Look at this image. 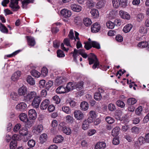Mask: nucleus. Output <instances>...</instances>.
Segmentation results:
<instances>
[{
  "instance_id": "19",
  "label": "nucleus",
  "mask_w": 149,
  "mask_h": 149,
  "mask_svg": "<svg viewBox=\"0 0 149 149\" xmlns=\"http://www.w3.org/2000/svg\"><path fill=\"white\" fill-rule=\"evenodd\" d=\"M56 93L59 94L67 93L65 88L63 87L62 86H60L58 87L56 89Z\"/></svg>"
},
{
  "instance_id": "7",
  "label": "nucleus",
  "mask_w": 149,
  "mask_h": 149,
  "mask_svg": "<svg viewBox=\"0 0 149 149\" xmlns=\"http://www.w3.org/2000/svg\"><path fill=\"white\" fill-rule=\"evenodd\" d=\"M49 100L47 99L43 100L40 105V109L42 110L46 109L49 104Z\"/></svg>"
},
{
  "instance_id": "6",
  "label": "nucleus",
  "mask_w": 149,
  "mask_h": 149,
  "mask_svg": "<svg viewBox=\"0 0 149 149\" xmlns=\"http://www.w3.org/2000/svg\"><path fill=\"white\" fill-rule=\"evenodd\" d=\"M28 115L29 118L30 120H34L37 117V114L36 111L33 109H31L29 110Z\"/></svg>"
},
{
  "instance_id": "35",
  "label": "nucleus",
  "mask_w": 149,
  "mask_h": 149,
  "mask_svg": "<svg viewBox=\"0 0 149 149\" xmlns=\"http://www.w3.org/2000/svg\"><path fill=\"white\" fill-rule=\"evenodd\" d=\"M47 135L46 134L44 133L41 134L40 137L39 139L42 143H43L46 141Z\"/></svg>"
},
{
  "instance_id": "59",
  "label": "nucleus",
  "mask_w": 149,
  "mask_h": 149,
  "mask_svg": "<svg viewBox=\"0 0 149 149\" xmlns=\"http://www.w3.org/2000/svg\"><path fill=\"white\" fill-rule=\"evenodd\" d=\"M138 141L141 145L144 144L146 143L145 138H143L142 136L140 137L138 139Z\"/></svg>"
},
{
  "instance_id": "34",
  "label": "nucleus",
  "mask_w": 149,
  "mask_h": 149,
  "mask_svg": "<svg viewBox=\"0 0 149 149\" xmlns=\"http://www.w3.org/2000/svg\"><path fill=\"white\" fill-rule=\"evenodd\" d=\"M92 47L96 48L98 49L100 48V45L99 43L95 41H92L91 42Z\"/></svg>"
},
{
  "instance_id": "23",
  "label": "nucleus",
  "mask_w": 149,
  "mask_h": 149,
  "mask_svg": "<svg viewBox=\"0 0 149 149\" xmlns=\"http://www.w3.org/2000/svg\"><path fill=\"white\" fill-rule=\"evenodd\" d=\"M64 139V138L61 135H58L56 136L53 139L54 142L58 143L62 142Z\"/></svg>"
},
{
  "instance_id": "61",
  "label": "nucleus",
  "mask_w": 149,
  "mask_h": 149,
  "mask_svg": "<svg viewBox=\"0 0 149 149\" xmlns=\"http://www.w3.org/2000/svg\"><path fill=\"white\" fill-rule=\"evenodd\" d=\"M96 114L95 112L94 111H91L89 112V116L95 119L96 117Z\"/></svg>"
},
{
  "instance_id": "43",
  "label": "nucleus",
  "mask_w": 149,
  "mask_h": 149,
  "mask_svg": "<svg viewBox=\"0 0 149 149\" xmlns=\"http://www.w3.org/2000/svg\"><path fill=\"white\" fill-rule=\"evenodd\" d=\"M10 96L11 98L13 100L17 101L18 100V96L17 93L14 92L11 93Z\"/></svg>"
},
{
  "instance_id": "40",
  "label": "nucleus",
  "mask_w": 149,
  "mask_h": 149,
  "mask_svg": "<svg viewBox=\"0 0 149 149\" xmlns=\"http://www.w3.org/2000/svg\"><path fill=\"white\" fill-rule=\"evenodd\" d=\"M31 73L32 76L36 77H39L40 75V73L35 70H32Z\"/></svg>"
},
{
  "instance_id": "3",
  "label": "nucleus",
  "mask_w": 149,
  "mask_h": 149,
  "mask_svg": "<svg viewBox=\"0 0 149 149\" xmlns=\"http://www.w3.org/2000/svg\"><path fill=\"white\" fill-rule=\"evenodd\" d=\"M42 100L41 97L37 96L34 98L32 103V105L34 108H37L39 106Z\"/></svg>"
},
{
  "instance_id": "60",
  "label": "nucleus",
  "mask_w": 149,
  "mask_h": 149,
  "mask_svg": "<svg viewBox=\"0 0 149 149\" xmlns=\"http://www.w3.org/2000/svg\"><path fill=\"white\" fill-rule=\"evenodd\" d=\"M53 99L54 101V102L57 104H58L60 101V100L58 96H55L53 97Z\"/></svg>"
},
{
  "instance_id": "50",
  "label": "nucleus",
  "mask_w": 149,
  "mask_h": 149,
  "mask_svg": "<svg viewBox=\"0 0 149 149\" xmlns=\"http://www.w3.org/2000/svg\"><path fill=\"white\" fill-rule=\"evenodd\" d=\"M115 26H120L122 24V22L119 19H115L113 22Z\"/></svg>"
},
{
  "instance_id": "36",
  "label": "nucleus",
  "mask_w": 149,
  "mask_h": 149,
  "mask_svg": "<svg viewBox=\"0 0 149 149\" xmlns=\"http://www.w3.org/2000/svg\"><path fill=\"white\" fill-rule=\"evenodd\" d=\"M53 82L52 81H49L48 82H47L45 88L47 90H49L50 88H51L53 86Z\"/></svg>"
},
{
  "instance_id": "10",
  "label": "nucleus",
  "mask_w": 149,
  "mask_h": 149,
  "mask_svg": "<svg viewBox=\"0 0 149 149\" xmlns=\"http://www.w3.org/2000/svg\"><path fill=\"white\" fill-rule=\"evenodd\" d=\"M26 104L25 103L22 102L18 104L16 106V108L20 111H23L26 109Z\"/></svg>"
},
{
  "instance_id": "16",
  "label": "nucleus",
  "mask_w": 149,
  "mask_h": 149,
  "mask_svg": "<svg viewBox=\"0 0 149 149\" xmlns=\"http://www.w3.org/2000/svg\"><path fill=\"white\" fill-rule=\"evenodd\" d=\"M74 82H70L68 83L65 87L66 92H68L71 90H72L75 89Z\"/></svg>"
},
{
  "instance_id": "12",
  "label": "nucleus",
  "mask_w": 149,
  "mask_h": 149,
  "mask_svg": "<svg viewBox=\"0 0 149 149\" xmlns=\"http://www.w3.org/2000/svg\"><path fill=\"white\" fill-rule=\"evenodd\" d=\"M106 146L105 143L104 142L97 143L95 146V149H104Z\"/></svg>"
},
{
  "instance_id": "20",
  "label": "nucleus",
  "mask_w": 149,
  "mask_h": 149,
  "mask_svg": "<svg viewBox=\"0 0 149 149\" xmlns=\"http://www.w3.org/2000/svg\"><path fill=\"white\" fill-rule=\"evenodd\" d=\"M19 118L21 121L24 122L26 123L28 121L27 115L24 113H22L19 115Z\"/></svg>"
},
{
  "instance_id": "45",
  "label": "nucleus",
  "mask_w": 149,
  "mask_h": 149,
  "mask_svg": "<svg viewBox=\"0 0 149 149\" xmlns=\"http://www.w3.org/2000/svg\"><path fill=\"white\" fill-rule=\"evenodd\" d=\"M28 146L31 148L34 147L36 144L35 141L33 140H29L28 142Z\"/></svg>"
},
{
  "instance_id": "28",
  "label": "nucleus",
  "mask_w": 149,
  "mask_h": 149,
  "mask_svg": "<svg viewBox=\"0 0 149 149\" xmlns=\"http://www.w3.org/2000/svg\"><path fill=\"white\" fill-rule=\"evenodd\" d=\"M21 134L23 136H24L23 141L24 142H26L30 138V136L29 135H28V132L26 131L24 133L22 132L21 133Z\"/></svg>"
},
{
  "instance_id": "39",
  "label": "nucleus",
  "mask_w": 149,
  "mask_h": 149,
  "mask_svg": "<svg viewBox=\"0 0 149 149\" xmlns=\"http://www.w3.org/2000/svg\"><path fill=\"white\" fill-rule=\"evenodd\" d=\"M113 6L115 8H117L120 6L119 0H112Z\"/></svg>"
},
{
  "instance_id": "21",
  "label": "nucleus",
  "mask_w": 149,
  "mask_h": 149,
  "mask_svg": "<svg viewBox=\"0 0 149 149\" xmlns=\"http://www.w3.org/2000/svg\"><path fill=\"white\" fill-rule=\"evenodd\" d=\"M74 87L75 89H76L78 90V89L79 90H80L82 89L83 85L84 82L82 81H81L78 82V83L74 82Z\"/></svg>"
},
{
  "instance_id": "5",
  "label": "nucleus",
  "mask_w": 149,
  "mask_h": 149,
  "mask_svg": "<svg viewBox=\"0 0 149 149\" xmlns=\"http://www.w3.org/2000/svg\"><path fill=\"white\" fill-rule=\"evenodd\" d=\"M101 26L100 24L96 22L94 23L91 26V31L93 33L98 32L100 30Z\"/></svg>"
},
{
  "instance_id": "22",
  "label": "nucleus",
  "mask_w": 149,
  "mask_h": 149,
  "mask_svg": "<svg viewBox=\"0 0 149 149\" xmlns=\"http://www.w3.org/2000/svg\"><path fill=\"white\" fill-rule=\"evenodd\" d=\"M65 81V79L62 77H58L55 80L56 84L59 85L61 84H63Z\"/></svg>"
},
{
  "instance_id": "46",
  "label": "nucleus",
  "mask_w": 149,
  "mask_h": 149,
  "mask_svg": "<svg viewBox=\"0 0 149 149\" xmlns=\"http://www.w3.org/2000/svg\"><path fill=\"white\" fill-rule=\"evenodd\" d=\"M120 6L125 8L127 5V0H120Z\"/></svg>"
},
{
  "instance_id": "55",
  "label": "nucleus",
  "mask_w": 149,
  "mask_h": 149,
  "mask_svg": "<svg viewBox=\"0 0 149 149\" xmlns=\"http://www.w3.org/2000/svg\"><path fill=\"white\" fill-rule=\"evenodd\" d=\"M84 44V48L86 49L87 50H89L92 47V46L91 42H85Z\"/></svg>"
},
{
  "instance_id": "18",
  "label": "nucleus",
  "mask_w": 149,
  "mask_h": 149,
  "mask_svg": "<svg viewBox=\"0 0 149 149\" xmlns=\"http://www.w3.org/2000/svg\"><path fill=\"white\" fill-rule=\"evenodd\" d=\"M88 107V103L85 101L82 102L80 105V109L83 111L87 110Z\"/></svg>"
},
{
  "instance_id": "27",
  "label": "nucleus",
  "mask_w": 149,
  "mask_h": 149,
  "mask_svg": "<svg viewBox=\"0 0 149 149\" xmlns=\"http://www.w3.org/2000/svg\"><path fill=\"white\" fill-rule=\"evenodd\" d=\"M17 142L16 140H13L10 142V149H15L17 147Z\"/></svg>"
},
{
  "instance_id": "26",
  "label": "nucleus",
  "mask_w": 149,
  "mask_h": 149,
  "mask_svg": "<svg viewBox=\"0 0 149 149\" xmlns=\"http://www.w3.org/2000/svg\"><path fill=\"white\" fill-rule=\"evenodd\" d=\"M83 21L84 24L86 26H90L92 23L91 19L88 17L84 18Z\"/></svg>"
},
{
  "instance_id": "37",
  "label": "nucleus",
  "mask_w": 149,
  "mask_h": 149,
  "mask_svg": "<svg viewBox=\"0 0 149 149\" xmlns=\"http://www.w3.org/2000/svg\"><path fill=\"white\" fill-rule=\"evenodd\" d=\"M105 120L109 124H112L115 121L114 119L110 116L106 117L105 118Z\"/></svg>"
},
{
  "instance_id": "63",
  "label": "nucleus",
  "mask_w": 149,
  "mask_h": 149,
  "mask_svg": "<svg viewBox=\"0 0 149 149\" xmlns=\"http://www.w3.org/2000/svg\"><path fill=\"white\" fill-rule=\"evenodd\" d=\"M132 121L133 124H136L139 123L140 120L139 118H133Z\"/></svg>"
},
{
  "instance_id": "4",
  "label": "nucleus",
  "mask_w": 149,
  "mask_h": 149,
  "mask_svg": "<svg viewBox=\"0 0 149 149\" xmlns=\"http://www.w3.org/2000/svg\"><path fill=\"white\" fill-rule=\"evenodd\" d=\"M74 114L75 118L78 120H81L84 117V114L79 110L75 111Z\"/></svg>"
},
{
  "instance_id": "58",
  "label": "nucleus",
  "mask_w": 149,
  "mask_h": 149,
  "mask_svg": "<svg viewBox=\"0 0 149 149\" xmlns=\"http://www.w3.org/2000/svg\"><path fill=\"white\" fill-rule=\"evenodd\" d=\"M116 41L118 42H121L123 41V38L120 35H118L116 36Z\"/></svg>"
},
{
  "instance_id": "25",
  "label": "nucleus",
  "mask_w": 149,
  "mask_h": 149,
  "mask_svg": "<svg viewBox=\"0 0 149 149\" xmlns=\"http://www.w3.org/2000/svg\"><path fill=\"white\" fill-rule=\"evenodd\" d=\"M120 129L118 127H116L112 130L111 135L114 137H116L118 136L119 134Z\"/></svg>"
},
{
  "instance_id": "62",
  "label": "nucleus",
  "mask_w": 149,
  "mask_h": 149,
  "mask_svg": "<svg viewBox=\"0 0 149 149\" xmlns=\"http://www.w3.org/2000/svg\"><path fill=\"white\" fill-rule=\"evenodd\" d=\"M60 43L57 40L53 42V47L55 48H58L59 46Z\"/></svg>"
},
{
  "instance_id": "8",
  "label": "nucleus",
  "mask_w": 149,
  "mask_h": 149,
  "mask_svg": "<svg viewBox=\"0 0 149 149\" xmlns=\"http://www.w3.org/2000/svg\"><path fill=\"white\" fill-rule=\"evenodd\" d=\"M61 13V15L65 18L70 17L72 15L70 11L65 9L62 10Z\"/></svg>"
},
{
  "instance_id": "57",
  "label": "nucleus",
  "mask_w": 149,
  "mask_h": 149,
  "mask_svg": "<svg viewBox=\"0 0 149 149\" xmlns=\"http://www.w3.org/2000/svg\"><path fill=\"white\" fill-rule=\"evenodd\" d=\"M142 111V108L141 106H139L136 109V113L137 115H139Z\"/></svg>"
},
{
  "instance_id": "38",
  "label": "nucleus",
  "mask_w": 149,
  "mask_h": 149,
  "mask_svg": "<svg viewBox=\"0 0 149 149\" xmlns=\"http://www.w3.org/2000/svg\"><path fill=\"white\" fill-rule=\"evenodd\" d=\"M123 31L125 33H127L130 31V24H127L123 28Z\"/></svg>"
},
{
  "instance_id": "56",
  "label": "nucleus",
  "mask_w": 149,
  "mask_h": 149,
  "mask_svg": "<svg viewBox=\"0 0 149 149\" xmlns=\"http://www.w3.org/2000/svg\"><path fill=\"white\" fill-rule=\"evenodd\" d=\"M108 107L109 109L111 111H114L116 109L115 105L112 104H109Z\"/></svg>"
},
{
  "instance_id": "29",
  "label": "nucleus",
  "mask_w": 149,
  "mask_h": 149,
  "mask_svg": "<svg viewBox=\"0 0 149 149\" xmlns=\"http://www.w3.org/2000/svg\"><path fill=\"white\" fill-rule=\"evenodd\" d=\"M122 115V112L120 110H116L115 113V118L118 120H119L121 118Z\"/></svg>"
},
{
  "instance_id": "31",
  "label": "nucleus",
  "mask_w": 149,
  "mask_h": 149,
  "mask_svg": "<svg viewBox=\"0 0 149 149\" xmlns=\"http://www.w3.org/2000/svg\"><path fill=\"white\" fill-rule=\"evenodd\" d=\"M137 45L139 47L143 48L148 47V43L147 42L142 41L139 42Z\"/></svg>"
},
{
  "instance_id": "17",
  "label": "nucleus",
  "mask_w": 149,
  "mask_h": 149,
  "mask_svg": "<svg viewBox=\"0 0 149 149\" xmlns=\"http://www.w3.org/2000/svg\"><path fill=\"white\" fill-rule=\"evenodd\" d=\"M13 6H10L12 9L13 11H17L20 8V7L18 5V1L17 0H14L13 1Z\"/></svg>"
},
{
  "instance_id": "42",
  "label": "nucleus",
  "mask_w": 149,
  "mask_h": 149,
  "mask_svg": "<svg viewBox=\"0 0 149 149\" xmlns=\"http://www.w3.org/2000/svg\"><path fill=\"white\" fill-rule=\"evenodd\" d=\"M62 109L64 112L67 114H69L70 113V109L68 107H62Z\"/></svg>"
},
{
  "instance_id": "41",
  "label": "nucleus",
  "mask_w": 149,
  "mask_h": 149,
  "mask_svg": "<svg viewBox=\"0 0 149 149\" xmlns=\"http://www.w3.org/2000/svg\"><path fill=\"white\" fill-rule=\"evenodd\" d=\"M106 25L107 27L111 29H113L115 26L113 22H112L110 21H109L107 22L106 23Z\"/></svg>"
},
{
  "instance_id": "52",
  "label": "nucleus",
  "mask_w": 149,
  "mask_h": 149,
  "mask_svg": "<svg viewBox=\"0 0 149 149\" xmlns=\"http://www.w3.org/2000/svg\"><path fill=\"white\" fill-rule=\"evenodd\" d=\"M137 19L138 21L140 22L144 18V16L143 14L142 13H140L136 16Z\"/></svg>"
},
{
  "instance_id": "30",
  "label": "nucleus",
  "mask_w": 149,
  "mask_h": 149,
  "mask_svg": "<svg viewBox=\"0 0 149 149\" xmlns=\"http://www.w3.org/2000/svg\"><path fill=\"white\" fill-rule=\"evenodd\" d=\"M27 82L31 85H33L35 84V81L33 78L31 76H29L26 79Z\"/></svg>"
},
{
  "instance_id": "13",
  "label": "nucleus",
  "mask_w": 149,
  "mask_h": 149,
  "mask_svg": "<svg viewBox=\"0 0 149 149\" xmlns=\"http://www.w3.org/2000/svg\"><path fill=\"white\" fill-rule=\"evenodd\" d=\"M90 13L93 18H97L99 17V13L97 10L95 9H92L91 10Z\"/></svg>"
},
{
  "instance_id": "51",
  "label": "nucleus",
  "mask_w": 149,
  "mask_h": 149,
  "mask_svg": "<svg viewBox=\"0 0 149 149\" xmlns=\"http://www.w3.org/2000/svg\"><path fill=\"white\" fill-rule=\"evenodd\" d=\"M85 3L86 5L88 6V8H91L93 7L95 5V4L89 1H86Z\"/></svg>"
},
{
  "instance_id": "11",
  "label": "nucleus",
  "mask_w": 149,
  "mask_h": 149,
  "mask_svg": "<svg viewBox=\"0 0 149 149\" xmlns=\"http://www.w3.org/2000/svg\"><path fill=\"white\" fill-rule=\"evenodd\" d=\"M26 38L27 40L28 44L29 46H34L35 44V39L34 38L30 36H26Z\"/></svg>"
},
{
  "instance_id": "44",
  "label": "nucleus",
  "mask_w": 149,
  "mask_h": 149,
  "mask_svg": "<svg viewBox=\"0 0 149 149\" xmlns=\"http://www.w3.org/2000/svg\"><path fill=\"white\" fill-rule=\"evenodd\" d=\"M102 98V95L100 93L96 92L95 93L94 98L95 100L99 101Z\"/></svg>"
},
{
  "instance_id": "24",
  "label": "nucleus",
  "mask_w": 149,
  "mask_h": 149,
  "mask_svg": "<svg viewBox=\"0 0 149 149\" xmlns=\"http://www.w3.org/2000/svg\"><path fill=\"white\" fill-rule=\"evenodd\" d=\"M89 123L87 121V119H85L83 121L82 124L81 126L82 128L84 130H86L89 128Z\"/></svg>"
},
{
  "instance_id": "15",
  "label": "nucleus",
  "mask_w": 149,
  "mask_h": 149,
  "mask_svg": "<svg viewBox=\"0 0 149 149\" xmlns=\"http://www.w3.org/2000/svg\"><path fill=\"white\" fill-rule=\"evenodd\" d=\"M21 72L17 71L14 73L11 77V79L13 81H16L17 80L19 77L21 75Z\"/></svg>"
},
{
  "instance_id": "47",
  "label": "nucleus",
  "mask_w": 149,
  "mask_h": 149,
  "mask_svg": "<svg viewBox=\"0 0 149 149\" xmlns=\"http://www.w3.org/2000/svg\"><path fill=\"white\" fill-rule=\"evenodd\" d=\"M21 126V125L19 123L16 124L13 129L14 131L15 132H17L19 130V131H20V129H22Z\"/></svg>"
},
{
  "instance_id": "53",
  "label": "nucleus",
  "mask_w": 149,
  "mask_h": 149,
  "mask_svg": "<svg viewBox=\"0 0 149 149\" xmlns=\"http://www.w3.org/2000/svg\"><path fill=\"white\" fill-rule=\"evenodd\" d=\"M116 104L118 106L121 108L124 107L125 106L124 102L121 100L117 101L116 102Z\"/></svg>"
},
{
  "instance_id": "48",
  "label": "nucleus",
  "mask_w": 149,
  "mask_h": 149,
  "mask_svg": "<svg viewBox=\"0 0 149 149\" xmlns=\"http://www.w3.org/2000/svg\"><path fill=\"white\" fill-rule=\"evenodd\" d=\"M57 56L58 57H64L65 55L63 52L61 50L59 49L57 51Z\"/></svg>"
},
{
  "instance_id": "64",
  "label": "nucleus",
  "mask_w": 149,
  "mask_h": 149,
  "mask_svg": "<svg viewBox=\"0 0 149 149\" xmlns=\"http://www.w3.org/2000/svg\"><path fill=\"white\" fill-rule=\"evenodd\" d=\"M119 140L118 138H113V143L114 145H117L119 143Z\"/></svg>"
},
{
  "instance_id": "2",
  "label": "nucleus",
  "mask_w": 149,
  "mask_h": 149,
  "mask_svg": "<svg viewBox=\"0 0 149 149\" xmlns=\"http://www.w3.org/2000/svg\"><path fill=\"white\" fill-rule=\"evenodd\" d=\"M37 94L35 91H31L28 93L26 96H24V100L27 101L32 100L33 99L37 97Z\"/></svg>"
},
{
  "instance_id": "1",
  "label": "nucleus",
  "mask_w": 149,
  "mask_h": 149,
  "mask_svg": "<svg viewBox=\"0 0 149 149\" xmlns=\"http://www.w3.org/2000/svg\"><path fill=\"white\" fill-rule=\"evenodd\" d=\"M88 60L89 65L93 64L92 67L93 69H95L96 68H100L101 65H100L98 60L96 56L94 54L91 53L89 54Z\"/></svg>"
},
{
  "instance_id": "33",
  "label": "nucleus",
  "mask_w": 149,
  "mask_h": 149,
  "mask_svg": "<svg viewBox=\"0 0 149 149\" xmlns=\"http://www.w3.org/2000/svg\"><path fill=\"white\" fill-rule=\"evenodd\" d=\"M63 133L67 135H70L71 133L70 129L67 127H63Z\"/></svg>"
},
{
  "instance_id": "49",
  "label": "nucleus",
  "mask_w": 149,
  "mask_h": 149,
  "mask_svg": "<svg viewBox=\"0 0 149 149\" xmlns=\"http://www.w3.org/2000/svg\"><path fill=\"white\" fill-rule=\"evenodd\" d=\"M35 130L38 133L41 132L43 130V126L42 125H38L35 128Z\"/></svg>"
},
{
  "instance_id": "9",
  "label": "nucleus",
  "mask_w": 149,
  "mask_h": 149,
  "mask_svg": "<svg viewBox=\"0 0 149 149\" xmlns=\"http://www.w3.org/2000/svg\"><path fill=\"white\" fill-rule=\"evenodd\" d=\"M27 90L26 87L23 86L19 89L18 90V94L20 95L24 96L27 94Z\"/></svg>"
},
{
  "instance_id": "32",
  "label": "nucleus",
  "mask_w": 149,
  "mask_h": 149,
  "mask_svg": "<svg viewBox=\"0 0 149 149\" xmlns=\"http://www.w3.org/2000/svg\"><path fill=\"white\" fill-rule=\"evenodd\" d=\"M0 30L4 33H8V30L6 27L1 23H0Z\"/></svg>"
},
{
  "instance_id": "54",
  "label": "nucleus",
  "mask_w": 149,
  "mask_h": 149,
  "mask_svg": "<svg viewBox=\"0 0 149 149\" xmlns=\"http://www.w3.org/2000/svg\"><path fill=\"white\" fill-rule=\"evenodd\" d=\"M48 70L47 68L45 67L43 68L41 70V73L43 76H46L48 73Z\"/></svg>"
},
{
  "instance_id": "14",
  "label": "nucleus",
  "mask_w": 149,
  "mask_h": 149,
  "mask_svg": "<svg viewBox=\"0 0 149 149\" xmlns=\"http://www.w3.org/2000/svg\"><path fill=\"white\" fill-rule=\"evenodd\" d=\"M71 8L74 11L76 12H79L81 9V8L80 6L75 4H72L71 6Z\"/></svg>"
}]
</instances>
